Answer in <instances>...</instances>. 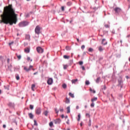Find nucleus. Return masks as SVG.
Wrapping results in <instances>:
<instances>
[{
    "label": "nucleus",
    "mask_w": 130,
    "mask_h": 130,
    "mask_svg": "<svg viewBox=\"0 0 130 130\" xmlns=\"http://www.w3.org/2000/svg\"><path fill=\"white\" fill-rule=\"evenodd\" d=\"M29 109H30V110H33V109H34V106L32 105H30Z\"/></svg>",
    "instance_id": "nucleus-28"
},
{
    "label": "nucleus",
    "mask_w": 130,
    "mask_h": 130,
    "mask_svg": "<svg viewBox=\"0 0 130 130\" xmlns=\"http://www.w3.org/2000/svg\"><path fill=\"white\" fill-rule=\"evenodd\" d=\"M3 127L4 128H6V127H7V126L6 125V124H4V125H3Z\"/></svg>",
    "instance_id": "nucleus-58"
},
{
    "label": "nucleus",
    "mask_w": 130,
    "mask_h": 130,
    "mask_svg": "<svg viewBox=\"0 0 130 130\" xmlns=\"http://www.w3.org/2000/svg\"><path fill=\"white\" fill-rule=\"evenodd\" d=\"M62 87L63 89H67V85L65 83L62 84Z\"/></svg>",
    "instance_id": "nucleus-33"
},
{
    "label": "nucleus",
    "mask_w": 130,
    "mask_h": 130,
    "mask_svg": "<svg viewBox=\"0 0 130 130\" xmlns=\"http://www.w3.org/2000/svg\"><path fill=\"white\" fill-rule=\"evenodd\" d=\"M125 78H126V79H129V76H125Z\"/></svg>",
    "instance_id": "nucleus-59"
},
{
    "label": "nucleus",
    "mask_w": 130,
    "mask_h": 130,
    "mask_svg": "<svg viewBox=\"0 0 130 130\" xmlns=\"http://www.w3.org/2000/svg\"><path fill=\"white\" fill-rule=\"evenodd\" d=\"M8 106L11 108H15V104L14 103L9 102L8 104Z\"/></svg>",
    "instance_id": "nucleus-10"
},
{
    "label": "nucleus",
    "mask_w": 130,
    "mask_h": 130,
    "mask_svg": "<svg viewBox=\"0 0 130 130\" xmlns=\"http://www.w3.org/2000/svg\"><path fill=\"white\" fill-rule=\"evenodd\" d=\"M13 122L15 123L16 125H18V122L17 121V120H16V119L13 120Z\"/></svg>",
    "instance_id": "nucleus-45"
},
{
    "label": "nucleus",
    "mask_w": 130,
    "mask_h": 130,
    "mask_svg": "<svg viewBox=\"0 0 130 130\" xmlns=\"http://www.w3.org/2000/svg\"><path fill=\"white\" fill-rule=\"evenodd\" d=\"M27 60L32 61V59H30V57H27Z\"/></svg>",
    "instance_id": "nucleus-52"
},
{
    "label": "nucleus",
    "mask_w": 130,
    "mask_h": 130,
    "mask_svg": "<svg viewBox=\"0 0 130 130\" xmlns=\"http://www.w3.org/2000/svg\"><path fill=\"white\" fill-rule=\"evenodd\" d=\"M102 59H103V57H100V58H99V60H102Z\"/></svg>",
    "instance_id": "nucleus-57"
},
{
    "label": "nucleus",
    "mask_w": 130,
    "mask_h": 130,
    "mask_svg": "<svg viewBox=\"0 0 130 130\" xmlns=\"http://www.w3.org/2000/svg\"><path fill=\"white\" fill-rule=\"evenodd\" d=\"M2 20H0V24H9L11 26L13 24H16L18 22V14L15 13V10L12 6L5 10L3 14L1 15Z\"/></svg>",
    "instance_id": "nucleus-1"
},
{
    "label": "nucleus",
    "mask_w": 130,
    "mask_h": 130,
    "mask_svg": "<svg viewBox=\"0 0 130 130\" xmlns=\"http://www.w3.org/2000/svg\"><path fill=\"white\" fill-rule=\"evenodd\" d=\"M12 64H10V66H8V69H9V70H11V69H12Z\"/></svg>",
    "instance_id": "nucleus-51"
},
{
    "label": "nucleus",
    "mask_w": 130,
    "mask_h": 130,
    "mask_svg": "<svg viewBox=\"0 0 130 130\" xmlns=\"http://www.w3.org/2000/svg\"><path fill=\"white\" fill-rule=\"evenodd\" d=\"M100 80H101V78L98 77L97 79L95 80V83H96V84H99V83L100 82Z\"/></svg>",
    "instance_id": "nucleus-15"
},
{
    "label": "nucleus",
    "mask_w": 130,
    "mask_h": 130,
    "mask_svg": "<svg viewBox=\"0 0 130 130\" xmlns=\"http://www.w3.org/2000/svg\"><path fill=\"white\" fill-rule=\"evenodd\" d=\"M97 100V98H93V99H91V102H94V101H96Z\"/></svg>",
    "instance_id": "nucleus-36"
},
{
    "label": "nucleus",
    "mask_w": 130,
    "mask_h": 130,
    "mask_svg": "<svg viewBox=\"0 0 130 130\" xmlns=\"http://www.w3.org/2000/svg\"><path fill=\"white\" fill-rule=\"evenodd\" d=\"M114 126V124H111L110 125V127H113Z\"/></svg>",
    "instance_id": "nucleus-54"
},
{
    "label": "nucleus",
    "mask_w": 130,
    "mask_h": 130,
    "mask_svg": "<svg viewBox=\"0 0 130 130\" xmlns=\"http://www.w3.org/2000/svg\"><path fill=\"white\" fill-rule=\"evenodd\" d=\"M16 55L19 60H20V59H21V58H22V56H21V55H18V54L16 53Z\"/></svg>",
    "instance_id": "nucleus-25"
},
{
    "label": "nucleus",
    "mask_w": 130,
    "mask_h": 130,
    "mask_svg": "<svg viewBox=\"0 0 130 130\" xmlns=\"http://www.w3.org/2000/svg\"><path fill=\"white\" fill-rule=\"evenodd\" d=\"M61 11H62V12H64V7L62 6V7H61Z\"/></svg>",
    "instance_id": "nucleus-47"
},
{
    "label": "nucleus",
    "mask_w": 130,
    "mask_h": 130,
    "mask_svg": "<svg viewBox=\"0 0 130 130\" xmlns=\"http://www.w3.org/2000/svg\"><path fill=\"white\" fill-rule=\"evenodd\" d=\"M53 122L55 124H59L61 122V120L60 118H57L53 120Z\"/></svg>",
    "instance_id": "nucleus-7"
},
{
    "label": "nucleus",
    "mask_w": 130,
    "mask_h": 130,
    "mask_svg": "<svg viewBox=\"0 0 130 130\" xmlns=\"http://www.w3.org/2000/svg\"><path fill=\"white\" fill-rule=\"evenodd\" d=\"M88 125H89V126H91V119H89V120Z\"/></svg>",
    "instance_id": "nucleus-43"
},
{
    "label": "nucleus",
    "mask_w": 130,
    "mask_h": 130,
    "mask_svg": "<svg viewBox=\"0 0 130 130\" xmlns=\"http://www.w3.org/2000/svg\"><path fill=\"white\" fill-rule=\"evenodd\" d=\"M89 91H90V92H93V94H95V93H96V91L95 90H93V89H92V88H90Z\"/></svg>",
    "instance_id": "nucleus-40"
},
{
    "label": "nucleus",
    "mask_w": 130,
    "mask_h": 130,
    "mask_svg": "<svg viewBox=\"0 0 130 130\" xmlns=\"http://www.w3.org/2000/svg\"><path fill=\"white\" fill-rule=\"evenodd\" d=\"M85 85H86L87 86L90 85V82L88 80H86L85 81Z\"/></svg>",
    "instance_id": "nucleus-35"
},
{
    "label": "nucleus",
    "mask_w": 130,
    "mask_h": 130,
    "mask_svg": "<svg viewBox=\"0 0 130 130\" xmlns=\"http://www.w3.org/2000/svg\"><path fill=\"white\" fill-rule=\"evenodd\" d=\"M70 102V99H69V98H66V101H65V103H66L67 104H69Z\"/></svg>",
    "instance_id": "nucleus-21"
},
{
    "label": "nucleus",
    "mask_w": 130,
    "mask_h": 130,
    "mask_svg": "<svg viewBox=\"0 0 130 130\" xmlns=\"http://www.w3.org/2000/svg\"><path fill=\"white\" fill-rule=\"evenodd\" d=\"M29 25V22L28 21H23L20 22L18 24L19 27H26V26H28Z\"/></svg>",
    "instance_id": "nucleus-2"
},
{
    "label": "nucleus",
    "mask_w": 130,
    "mask_h": 130,
    "mask_svg": "<svg viewBox=\"0 0 130 130\" xmlns=\"http://www.w3.org/2000/svg\"><path fill=\"white\" fill-rule=\"evenodd\" d=\"M99 50V51H100V52H102V51H103V48L102 47V46H100Z\"/></svg>",
    "instance_id": "nucleus-26"
},
{
    "label": "nucleus",
    "mask_w": 130,
    "mask_h": 130,
    "mask_svg": "<svg viewBox=\"0 0 130 130\" xmlns=\"http://www.w3.org/2000/svg\"><path fill=\"white\" fill-rule=\"evenodd\" d=\"M35 112L38 115H40V114H41V108L37 107L36 108Z\"/></svg>",
    "instance_id": "nucleus-5"
},
{
    "label": "nucleus",
    "mask_w": 130,
    "mask_h": 130,
    "mask_svg": "<svg viewBox=\"0 0 130 130\" xmlns=\"http://www.w3.org/2000/svg\"><path fill=\"white\" fill-rule=\"evenodd\" d=\"M67 113H70V112H71V108H70V106H68V107L67 108Z\"/></svg>",
    "instance_id": "nucleus-22"
},
{
    "label": "nucleus",
    "mask_w": 130,
    "mask_h": 130,
    "mask_svg": "<svg viewBox=\"0 0 130 130\" xmlns=\"http://www.w3.org/2000/svg\"><path fill=\"white\" fill-rule=\"evenodd\" d=\"M106 40L105 39H103L102 41V44H103L104 45H106V44H107V42L104 43V41H106Z\"/></svg>",
    "instance_id": "nucleus-17"
},
{
    "label": "nucleus",
    "mask_w": 130,
    "mask_h": 130,
    "mask_svg": "<svg viewBox=\"0 0 130 130\" xmlns=\"http://www.w3.org/2000/svg\"><path fill=\"white\" fill-rule=\"evenodd\" d=\"M55 112H56V113L57 114H58V112H59V111L57 110V108H55Z\"/></svg>",
    "instance_id": "nucleus-44"
},
{
    "label": "nucleus",
    "mask_w": 130,
    "mask_h": 130,
    "mask_svg": "<svg viewBox=\"0 0 130 130\" xmlns=\"http://www.w3.org/2000/svg\"><path fill=\"white\" fill-rule=\"evenodd\" d=\"M13 43H14V42H12L11 43H9V45H12V44H13Z\"/></svg>",
    "instance_id": "nucleus-61"
},
{
    "label": "nucleus",
    "mask_w": 130,
    "mask_h": 130,
    "mask_svg": "<svg viewBox=\"0 0 130 130\" xmlns=\"http://www.w3.org/2000/svg\"><path fill=\"white\" fill-rule=\"evenodd\" d=\"M81 69H82V71H85V67L82 66Z\"/></svg>",
    "instance_id": "nucleus-56"
},
{
    "label": "nucleus",
    "mask_w": 130,
    "mask_h": 130,
    "mask_svg": "<svg viewBox=\"0 0 130 130\" xmlns=\"http://www.w3.org/2000/svg\"><path fill=\"white\" fill-rule=\"evenodd\" d=\"M92 10H94V11H97V10H98V8L95 7L92 8Z\"/></svg>",
    "instance_id": "nucleus-48"
},
{
    "label": "nucleus",
    "mask_w": 130,
    "mask_h": 130,
    "mask_svg": "<svg viewBox=\"0 0 130 130\" xmlns=\"http://www.w3.org/2000/svg\"><path fill=\"white\" fill-rule=\"evenodd\" d=\"M85 116H86V117H88V118H90V114H89V113H86V114H85Z\"/></svg>",
    "instance_id": "nucleus-42"
},
{
    "label": "nucleus",
    "mask_w": 130,
    "mask_h": 130,
    "mask_svg": "<svg viewBox=\"0 0 130 130\" xmlns=\"http://www.w3.org/2000/svg\"><path fill=\"white\" fill-rule=\"evenodd\" d=\"M4 89H5V90H7L8 91H9V90H10V85H4Z\"/></svg>",
    "instance_id": "nucleus-13"
},
{
    "label": "nucleus",
    "mask_w": 130,
    "mask_h": 130,
    "mask_svg": "<svg viewBox=\"0 0 130 130\" xmlns=\"http://www.w3.org/2000/svg\"><path fill=\"white\" fill-rule=\"evenodd\" d=\"M114 11L116 14H119V13L121 12V9L118 7H116V8L114 9Z\"/></svg>",
    "instance_id": "nucleus-8"
},
{
    "label": "nucleus",
    "mask_w": 130,
    "mask_h": 130,
    "mask_svg": "<svg viewBox=\"0 0 130 130\" xmlns=\"http://www.w3.org/2000/svg\"><path fill=\"white\" fill-rule=\"evenodd\" d=\"M66 50H71V47H70L69 46H67L66 47Z\"/></svg>",
    "instance_id": "nucleus-38"
},
{
    "label": "nucleus",
    "mask_w": 130,
    "mask_h": 130,
    "mask_svg": "<svg viewBox=\"0 0 130 130\" xmlns=\"http://www.w3.org/2000/svg\"><path fill=\"white\" fill-rule=\"evenodd\" d=\"M83 61H80L79 62V64H80V66H82V64H83Z\"/></svg>",
    "instance_id": "nucleus-50"
},
{
    "label": "nucleus",
    "mask_w": 130,
    "mask_h": 130,
    "mask_svg": "<svg viewBox=\"0 0 130 130\" xmlns=\"http://www.w3.org/2000/svg\"><path fill=\"white\" fill-rule=\"evenodd\" d=\"M63 70H67V69H68V68H69V65L68 64H63Z\"/></svg>",
    "instance_id": "nucleus-20"
},
{
    "label": "nucleus",
    "mask_w": 130,
    "mask_h": 130,
    "mask_svg": "<svg viewBox=\"0 0 130 130\" xmlns=\"http://www.w3.org/2000/svg\"><path fill=\"white\" fill-rule=\"evenodd\" d=\"M25 39H26V40H28V41H30V37L29 35H25Z\"/></svg>",
    "instance_id": "nucleus-14"
},
{
    "label": "nucleus",
    "mask_w": 130,
    "mask_h": 130,
    "mask_svg": "<svg viewBox=\"0 0 130 130\" xmlns=\"http://www.w3.org/2000/svg\"><path fill=\"white\" fill-rule=\"evenodd\" d=\"M101 89L102 90H106V85H102L101 86Z\"/></svg>",
    "instance_id": "nucleus-23"
},
{
    "label": "nucleus",
    "mask_w": 130,
    "mask_h": 130,
    "mask_svg": "<svg viewBox=\"0 0 130 130\" xmlns=\"http://www.w3.org/2000/svg\"><path fill=\"white\" fill-rule=\"evenodd\" d=\"M38 74V72H35L34 73V75H37Z\"/></svg>",
    "instance_id": "nucleus-64"
},
{
    "label": "nucleus",
    "mask_w": 130,
    "mask_h": 130,
    "mask_svg": "<svg viewBox=\"0 0 130 130\" xmlns=\"http://www.w3.org/2000/svg\"><path fill=\"white\" fill-rule=\"evenodd\" d=\"M72 4H73V3L71 2H68L67 4V6H68L69 7H70V6Z\"/></svg>",
    "instance_id": "nucleus-37"
},
{
    "label": "nucleus",
    "mask_w": 130,
    "mask_h": 130,
    "mask_svg": "<svg viewBox=\"0 0 130 130\" xmlns=\"http://www.w3.org/2000/svg\"><path fill=\"white\" fill-rule=\"evenodd\" d=\"M78 81V79H73L71 81L72 84H76L77 83V81Z\"/></svg>",
    "instance_id": "nucleus-19"
},
{
    "label": "nucleus",
    "mask_w": 130,
    "mask_h": 130,
    "mask_svg": "<svg viewBox=\"0 0 130 130\" xmlns=\"http://www.w3.org/2000/svg\"><path fill=\"white\" fill-rule=\"evenodd\" d=\"M28 17H29V14H26V17L28 18Z\"/></svg>",
    "instance_id": "nucleus-63"
},
{
    "label": "nucleus",
    "mask_w": 130,
    "mask_h": 130,
    "mask_svg": "<svg viewBox=\"0 0 130 130\" xmlns=\"http://www.w3.org/2000/svg\"><path fill=\"white\" fill-rule=\"evenodd\" d=\"M49 125L50 126V127H52V126L53 125V122L52 121L50 122Z\"/></svg>",
    "instance_id": "nucleus-31"
},
{
    "label": "nucleus",
    "mask_w": 130,
    "mask_h": 130,
    "mask_svg": "<svg viewBox=\"0 0 130 130\" xmlns=\"http://www.w3.org/2000/svg\"><path fill=\"white\" fill-rule=\"evenodd\" d=\"M63 57L64 59H70V56H68L67 55H63Z\"/></svg>",
    "instance_id": "nucleus-18"
},
{
    "label": "nucleus",
    "mask_w": 130,
    "mask_h": 130,
    "mask_svg": "<svg viewBox=\"0 0 130 130\" xmlns=\"http://www.w3.org/2000/svg\"><path fill=\"white\" fill-rule=\"evenodd\" d=\"M16 80H17V81H19V80H20V76H19V75H16Z\"/></svg>",
    "instance_id": "nucleus-34"
},
{
    "label": "nucleus",
    "mask_w": 130,
    "mask_h": 130,
    "mask_svg": "<svg viewBox=\"0 0 130 130\" xmlns=\"http://www.w3.org/2000/svg\"><path fill=\"white\" fill-rule=\"evenodd\" d=\"M85 49V45H83L82 46H81V49Z\"/></svg>",
    "instance_id": "nucleus-55"
},
{
    "label": "nucleus",
    "mask_w": 130,
    "mask_h": 130,
    "mask_svg": "<svg viewBox=\"0 0 130 130\" xmlns=\"http://www.w3.org/2000/svg\"><path fill=\"white\" fill-rule=\"evenodd\" d=\"M105 28H110V25H109L108 24H105Z\"/></svg>",
    "instance_id": "nucleus-46"
},
{
    "label": "nucleus",
    "mask_w": 130,
    "mask_h": 130,
    "mask_svg": "<svg viewBox=\"0 0 130 130\" xmlns=\"http://www.w3.org/2000/svg\"><path fill=\"white\" fill-rule=\"evenodd\" d=\"M60 112H62L63 111V109H60Z\"/></svg>",
    "instance_id": "nucleus-62"
},
{
    "label": "nucleus",
    "mask_w": 130,
    "mask_h": 130,
    "mask_svg": "<svg viewBox=\"0 0 130 130\" xmlns=\"http://www.w3.org/2000/svg\"><path fill=\"white\" fill-rule=\"evenodd\" d=\"M24 52L26 53H29L30 52V49L29 48H26L24 49Z\"/></svg>",
    "instance_id": "nucleus-16"
},
{
    "label": "nucleus",
    "mask_w": 130,
    "mask_h": 130,
    "mask_svg": "<svg viewBox=\"0 0 130 130\" xmlns=\"http://www.w3.org/2000/svg\"><path fill=\"white\" fill-rule=\"evenodd\" d=\"M90 106L91 107H94V106H95V104L92 102V103L91 104Z\"/></svg>",
    "instance_id": "nucleus-49"
},
{
    "label": "nucleus",
    "mask_w": 130,
    "mask_h": 130,
    "mask_svg": "<svg viewBox=\"0 0 130 130\" xmlns=\"http://www.w3.org/2000/svg\"><path fill=\"white\" fill-rule=\"evenodd\" d=\"M61 118H63L64 117V115L62 114V115H61Z\"/></svg>",
    "instance_id": "nucleus-60"
},
{
    "label": "nucleus",
    "mask_w": 130,
    "mask_h": 130,
    "mask_svg": "<svg viewBox=\"0 0 130 130\" xmlns=\"http://www.w3.org/2000/svg\"><path fill=\"white\" fill-rule=\"evenodd\" d=\"M34 88H35V84H33L31 85V90L32 91H34Z\"/></svg>",
    "instance_id": "nucleus-39"
},
{
    "label": "nucleus",
    "mask_w": 130,
    "mask_h": 130,
    "mask_svg": "<svg viewBox=\"0 0 130 130\" xmlns=\"http://www.w3.org/2000/svg\"><path fill=\"white\" fill-rule=\"evenodd\" d=\"M88 51L89 52H93V51H94V49H93L92 48H89L88 49Z\"/></svg>",
    "instance_id": "nucleus-30"
},
{
    "label": "nucleus",
    "mask_w": 130,
    "mask_h": 130,
    "mask_svg": "<svg viewBox=\"0 0 130 130\" xmlns=\"http://www.w3.org/2000/svg\"><path fill=\"white\" fill-rule=\"evenodd\" d=\"M37 51L38 52V53H43L44 50L41 47H37Z\"/></svg>",
    "instance_id": "nucleus-6"
},
{
    "label": "nucleus",
    "mask_w": 130,
    "mask_h": 130,
    "mask_svg": "<svg viewBox=\"0 0 130 130\" xmlns=\"http://www.w3.org/2000/svg\"><path fill=\"white\" fill-rule=\"evenodd\" d=\"M119 87H120V90L121 91V89H122V88H123V85H120Z\"/></svg>",
    "instance_id": "nucleus-53"
},
{
    "label": "nucleus",
    "mask_w": 130,
    "mask_h": 130,
    "mask_svg": "<svg viewBox=\"0 0 130 130\" xmlns=\"http://www.w3.org/2000/svg\"><path fill=\"white\" fill-rule=\"evenodd\" d=\"M123 85V81H122V78H121V77H120L118 79L117 86L119 87L120 85Z\"/></svg>",
    "instance_id": "nucleus-4"
},
{
    "label": "nucleus",
    "mask_w": 130,
    "mask_h": 130,
    "mask_svg": "<svg viewBox=\"0 0 130 130\" xmlns=\"http://www.w3.org/2000/svg\"><path fill=\"white\" fill-rule=\"evenodd\" d=\"M35 32L37 35H39L41 33V27L39 25H37L35 29Z\"/></svg>",
    "instance_id": "nucleus-3"
},
{
    "label": "nucleus",
    "mask_w": 130,
    "mask_h": 130,
    "mask_svg": "<svg viewBox=\"0 0 130 130\" xmlns=\"http://www.w3.org/2000/svg\"><path fill=\"white\" fill-rule=\"evenodd\" d=\"M34 125H38V123H37V121H36V120H34Z\"/></svg>",
    "instance_id": "nucleus-41"
},
{
    "label": "nucleus",
    "mask_w": 130,
    "mask_h": 130,
    "mask_svg": "<svg viewBox=\"0 0 130 130\" xmlns=\"http://www.w3.org/2000/svg\"><path fill=\"white\" fill-rule=\"evenodd\" d=\"M69 96H70V97H72V98H75V95H74L73 93H72L71 92H70L69 93Z\"/></svg>",
    "instance_id": "nucleus-24"
},
{
    "label": "nucleus",
    "mask_w": 130,
    "mask_h": 130,
    "mask_svg": "<svg viewBox=\"0 0 130 130\" xmlns=\"http://www.w3.org/2000/svg\"><path fill=\"white\" fill-rule=\"evenodd\" d=\"M52 83H53V79L52 78H49L47 80L48 85H52Z\"/></svg>",
    "instance_id": "nucleus-11"
},
{
    "label": "nucleus",
    "mask_w": 130,
    "mask_h": 130,
    "mask_svg": "<svg viewBox=\"0 0 130 130\" xmlns=\"http://www.w3.org/2000/svg\"><path fill=\"white\" fill-rule=\"evenodd\" d=\"M78 119H77V120L78 121H80V120H81V114H79L78 115Z\"/></svg>",
    "instance_id": "nucleus-29"
},
{
    "label": "nucleus",
    "mask_w": 130,
    "mask_h": 130,
    "mask_svg": "<svg viewBox=\"0 0 130 130\" xmlns=\"http://www.w3.org/2000/svg\"><path fill=\"white\" fill-rule=\"evenodd\" d=\"M32 68H33V66L30 65L29 66L28 69H27L26 67H24V70L26 72H29V71H31V69H32Z\"/></svg>",
    "instance_id": "nucleus-9"
},
{
    "label": "nucleus",
    "mask_w": 130,
    "mask_h": 130,
    "mask_svg": "<svg viewBox=\"0 0 130 130\" xmlns=\"http://www.w3.org/2000/svg\"><path fill=\"white\" fill-rule=\"evenodd\" d=\"M28 116H29L30 119H33V118H34V115H33V114H32V113H28Z\"/></svg>",
    "instance_id": "nucleus-12"
},
{
    "label": "nucleus",
    "mask_w": 130,
    "mask_h": 130,
    "mask_svg": "<svg viewBox=\"0 0 130 130\" xmlns=\"http://www.w3.org/2000/svg\"><path fill=\"white\" fill-rule=\"evenodd\" d=\"M74 63V60H70L69 61V66H71V64H73Z\"/></svg>",
    "instance_id": "nucleus-27"
},
{
    "label": "nucleus",
    "mask_w": 130,
    "mask_h": 130,
    "mask_svg": "<svg viewBox=\"0 0 130 130\" xmlns=\"http://www.w3.org/2000/svg\"><path fill=\"white\" fill-rule=\"evenodd\" d=\"M44 114L45 116H47V115H48V111H45L44 112Z\"/></svg>",
    "instance_id": "nucleus-32"
}]
</instances>
